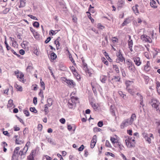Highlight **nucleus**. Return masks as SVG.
<instances>
[{
	"mask_svg": "<svg viewBox=\"0 0 160 160\" xmlns=\"http://www.w3.org/2000/svg\"><path fill=\"white\" fill-rule=\"evenodd\" d=\"M78 102V99L74 96H72L67 103L68 107L71 109H74L76 107V103Z\"/></svg>",
	"mask_w": 160,
	"mask_h": 160,
	"instance_id": "nucleus-1",
	"label": "nucleus"
},
{
	"mask_svg": "<svg viewBox=\"0 0 160 160\" xmlns=\"http://www.w3.org/2000/svg\"><path fill=\"white\" fill-rule=\"evenodd\" d=\"M125 138L126 145L128 148H131L135 146L136 143L135 137L127 136Z\"/></svg>",
	"mask_w": 160,
	"mask_h": 160,
	"instance_id": "nucleus-2",
	"label": "nucleus"
},
{
	"mask_svg": "<svg viewBox=\"0 0 160 160\" xmlns=\"http://www.w3.org/2000/svg\"><path fill=\"white\" fill-rule=\"evenodd\" d=\"M151 103L153 108L157 111L160 112L159 107H160V102L156 99H152L151 100Z\"/></svg>",
	"mask_w": 160,
	"mask_h": 160,
	"instance_id": "nucleus-3",
	"label": "nucleus"
},
{
	"mask_svg": "<svg viewBox=\"0 0 160 160\" xmlns=\"http://www.w3.org/2000/svg\"><path fill=\"white\" fill-rule=\"evenodd\" d=\"M61 80L62 82L66 83L69 86L74 87L76 86L75 82L72 80L68 79L66 78L62 77L61 78Z\"/></svg>",
	"mask_w": 160,
	"mask_h": 160,
	"instance_id": "nucleus-4",
	"label": "nucleus"
},
{
	"mask_svg": "<svg viewBox=\"0 0 160 160\" xmlns=\"http://www.w3.org/2000/svg\"><path fill=\"white\" fill-rule=\"evenodd\" d=\"M142 135L144 138L149 144L152 143V139H153L154 138L153 135L152 133L148 134L144 132L142 133Z\"/></svg>",
	"mask_w": 160,
	"mask_h": 160,
	"instance_id": "nucleus-5",
	"label": "nucleus"
},
{
	"mask_svg": "<svg viewBox=\"0 0 160 160\" xmlns=\"http://www.w3.org/2000/svg\"><path fill=\"white\" fill-rule=\"evenodd\" d=\"M140 39L143 42L151 43L152 42V40L151 38L146 35L143 34L141 36Z\"/></svg>",
	"mask_w": 160,
	"mask_h": 160,
	"instance_id": "nucleus-6",
	"label": "nucleus"
},
{
	"mask_svg": "<svg viewBox=\"0 0 160 160\" xmlns=\"http://www.w3.org/2000/svg\"><path fill=\"white\" fill-rule=\"evenodd\" d=\"M128 62L127 67L129 71L132 72H135L137 70L134 64L129 61Z\"/></svg>",
	"mask_w": 160,
	"mask_h": 160,
	"instance_id": "nucleus-7",
	"label": "nucleus"
},
{
	"mask_svg": "<svg viewBox=\"0 0 160 160\" xmlns=\"http://www.w3.org/2000/svg\"><path fill=\"white\" fill-rule=\"evenodd\" d=\"M110 141L113 145V146L116 147V145L118 143L119 141V138L116 135H114L113 137H110Z\"/></svg>",
	"mask_w": 160,
	"mask_h": 160,
	"instance_id": "nucleus-8",
	"label": "nucleus"
},
{
	"mask_svg": "<svg viewBox=\"0 0 160 160\" xmlns=\"http://www.w3.org/2000/svg\"><path fill=\"white\" fill-rule=\"evenodd\" d=\"M117 59L116 60L117 62H123V61H125V58L122 56V54H121L120 50H119L118 52V54H117Z\"/></svg>",
	"mask_w": 160,
	"mask_h": 160,
	"instance_id": "nucleus-9",
	"label": "nucleus"
},
{
	"mask_svg": "<svg viewBox=\"0 0 160 160\" xmlns=\"http://www.w3.org/2000/svg\"><path fill=\"white\" fill-rule=\"evenodd\" d=\"M132 124L129 121V119H126L122 122L120 125L121 128H124L125 127L131 125Z\"/></svg>",
	"mask_w": 160,
	"mask_h": 160,
	"instance_id": "nucleus-10",
	"label": "nucleus"
},
{
	"mask_svg": "<svg viewBox=\"0 0 160 160\" xmlns=\"http://www.w3.org/2000/svg\"><path fill=\"white\" fill-rule=\"evenodd\" d=\"M143 71L147 72H149L151 69L150 63L149 61H147L146 62V63L143 66Z\"/></svg>",
	"mask_w": 160,
	"mask_h": 160,
	"instance_id": "nucleus-11",
	"label": "nucleus"
},
{
	"mask_svg": "<svg viewBox=\"0 0 160 160\" xmlns=\"http://www.w3.org/2000/svg\"><path fill=\"white\" fill-rule=\"evenodd\" d=\"M92 86V89L94 93L96 92V88L98 85L95 79H93L91 83Z\"/></svg>",
	"mask_w": 160,
	"mask_h": 160,
	"instance_id": "nucleus-12",
	"label": "nucleus"
},
{
	"mask_svg": "<svg viewBox=\"0 0 160 160\" xmlns=\"http://www.w3.org/2000/svg\"><path fill=\"white\" fill-rule=\"evenodd\" d=\"M97 141V137L96 135H94L91 140L90 144L91 148H94Z\"/></svg>",
	"mask_w": 160,
	"mask_h": 160,
	"instance_id": "nucleus-13",
	"label": "nucleus"
},
{
	"mask_svg": "<svg viewBox=\"0 0 160 160\" xmlns=\"http://www.w3.org/2000/svg\"><path fill=\"white\" fill-rule=\"evenodd\" d=\"M134 62L135 64L137 66H139L142 63L141 60L139 57H134L133 58Z\"/></svg>",
	"mask_w": 160,
	"mask_h": 160,
	"instance_id": "nucleus-14",
	"label": "nucleus"
},
{
	"mask_svg": "<svg viewBox=\"0 0 160 160\" xmlns=\"http://www.w3.org/2000/svg\"><path fill=\"white\" fill-rule=\"evenodd\" d=\"M36 150H33L32 151L30 155L28 157V160H34V157L35 155Z\"/></svg>",
	"mask_w": 160,
	"mask_h": 160,
	"instance_id": "nucleus-15",
	"label": "nucleus"
},
{
	"mask_svg": "<svg viewBox=\"0 0 160 160\" xmlns=\"http://www.w3.org/2000/svg\"><path fill=\"white\" fill-rule=\"evenodd\" d=\"M133 83V81L130 80H126L125 81V84L126 86V89L130 88V86Z\"/></svg>",
	"mask_w": 160,
	"mask_h": 160,
	"instance_id": "nucleus-16",
	"label": "nucleus"
},
{
	"mask_svg": "<svg viewBox=\"0 0 160 160\" xmlns=\"http://www.w3.org/2000/svg\"><path fill=\"white\" fill-rule=\"evenodd\" d=\"M128 45L130 51L132 52V47L133 45V42L132 40L131 39L130 36H129V39L128 42Z\"/></svg>",
	"mask_w": 160,
	"mask_h": 160,
	"instance_id": "nucleus-17",
	"label": "nucleus"
},
{
	"mask_svg": "<svg viewBox=\"0 0 160 160\" xmlns=\"http://www.w3.org/2000/svg\"><path fill=\"white\" fill-rule=\"evenodd\" d=\"M120 80V77L118 76H114L112 79V82L114 83L117 82H119Z\"/></svg>",
	"mask_w": 160,
	"mask_h": 160,
	"instance_id": "nucleus-18",
	"label": "nucleus"
},
{
	"mask_svg": "<svg viewBox=\"0 0 160 160\" xmlns=\"http://www.w3.org/2000/svg\"><path fill=\"white\" fill-rule=\"evenodd\" d=\"M128 92L132 95H134L136 93L135 90L134 88H129L126 90Z\"/></svg>",
	"mask_w": 160,
	"mask_h": 160,
	"instance_id": "nucleus-19",
	"label": "nucleus"
},
{
	"mask_svg": "<svg viewBox=\"0 0 160 160\" xmlns=\"http://www.w3.org/2000/svg\"><path fill=\"white\" fill-rule=\"evenodd\" d=\"M102 52L103 53L104 56L110 62H112V59L109 57L108 53L106 52L104 50L102 51Z\"/></svg>",
	"mask_w": 160,
	"mask_h": 160,
	"instance_id": "nucleus-20",
	"label": "nucleus"
},
{
	"mask_svg": "<svg viewBox=\"0 0 160 160\" xmlns=\"http://www.w3.org/2000/svg\"><path fill=\"white\" fill-rule=\"evenodd\" d=\"M136 114L134 113H133L132 114L130 118V120L129 119V121L132 124L133 122V121L136 119Z\"/></svg>",
	"mask_w": 160,
	"mask_h": 160,
	"instance_id": "nucleus-21",
	"label": "nucleus"
},
{
	"mask_svg": "<svg viewBox=\"0 0 160 160\" xmlns=\"http://www.w3.org/2000/svg\"><path fill=\"white\" fill-rule=\"evenodd\" d=\"M33 68L32 66V64L31 63H29L26 68V70L28 72H30L32 69Z\"/></svg>",
	"mask_w": 160,
	"mask_h": 160,
	"instance_id": "nucleus-22",
	"label": "nucleus"
},
{
	"mask_svg": "<svg viewBox=\"0 0 160 160\" xmlns=\"http://www.w3.org/2000/svg\"><path fill=\"white\" fill-rule=\"evenodd\" d=\"M156 88L158 94L160 95V82L157 81L156 82Z\"/></svg>",
	"mask_w": 160,
	"mask_h": 160,
	"instance_id": "nucleus-23",
	"label": "nucleus"
},
{
	"mask_svg": "<svg viewBox=\"0 0 160 160\" xmlns=\"http://www.w3.org/2000/svg\"><path fill=\"white\" fill-rule=\"evenodd\" d=\"M150 5L152 7L154 8H156L157 7L156 3L154 0L151 1L150 2Z\"/></svg>",
	"mask_w": 160,
	"mask_h": 160,
	"instance_id": "nucleus-24",
	"label": "nucleus"
},
{
	"mask_svg": "<svg viewBox=\"0 0 160 160\" xmlns=\"http://www.w3.org/2000/svg\"><path fill=\"white\" fill-rule=\"evenodd\" d=\"M68 70L67 67L64 64H61V71H66Z\"/></svg>",
	"mask_w": 160,
	"mask_h": 160,
	"instance_id": "nucleus-25",
	"label": "nucleus"
},
{
	"mask_svg": "<svg viewBox=\"0 0 160 160\" xmlns=\"http://www.w3.org/2000/svg\"><path fill=\"white\" fill-rule=\"evenodd\" d=\"M47 102L48 103L47 105H48V107H50L52 105L53 101L51 98H50L47 99Z\"/></svg>",
	"mask_w": 160,
	"mask_h": 160,
	"instance_id": "nucleus-26",
	"label": "nucleus"
},
{
	"mask_svg": "<svg viewBox=\"0 0 160 160\" xmlns=\"http://www.w3.org/2000/svg\"><path fill=\"white\" fill-rule=\"evenodd\" d=\"M112 68L117 73H118L119 72V68L117 65H113Z\"/></svg>",
	"mask_w": 160,
	"mask_h": 160,
	"instance_id": "nucleus-27",
	"label": "nucleus"
},
{
	"mask_svg": "<svg viewBox=\"0 0 160 160\" xmlns=\"http://www.w3.org/2000/svg\"><path fill=\"white\" fill-rule=\"evenodd\" d=\"M86 13L87 14V16L88 18L91 20V22L92 23H93L94 22V19L92 18L91 16V14L88 11L86 12Z\"/></svg>",
	"mask_w": 160,
	"mask_h": 160,
	"instance_id": "nucleus-28",
	"label": "nucleus"
},
{
	"mask_svg": "<svg viewBox=\"0 0 160 160\" xmlns=\"http://www.w3.org/2000/svg\"><path fill=\"white\" fill-rule=\"evenodd\" d=\"M102 62L106 66H108V62L106 59L104 57H102L101 58Z\"/></svg>",
	"mask_w": 160,
	"mask_h": 160,
	"instance_id": "nucleus-29",
	"label": "nucleus"
},
{
	"mask_svg": "<svg viewBox=\"0 0 160 160\" xmlns=\"http://www.w3.org/2000/svg\"><path fill=\"white\" fill-rule=\"evenodd\" d=\"M57 57L56 54L54 52H52L50 56V58L51 60H54Z\"/></svg>",
	"mask_w": 160,
	"mask_h": 160,
	"instance_id": "nucleus-30",
	"label": "nucleus"
},
{
	"mask_svg": "<svg viewBox=\"0 0 160 160\" xmlns=\"http://www.w3.org/2000/svg\"><path fill=\"white\" fill-rule=\"evenodd\" d=\"M59 37H58L56 40L54 41V43L57 46V49H59Z\"/></svg>",
	"mask_w": 160,
	"mask_h": 160,
	"instance_id": "nucleus-31",
	"label": "nucleus"
},
{
	"mask_svg": "<svg viewBox=\"0 0 160 160\" xmlns=\"http://www.w3.org/2000/svg\"><path fill=\"white\" fill-rule=\"evenodd\" d=\"M116 147H118L120 150H122L124 148L123 146L119 142L116 145Z\"/></svg>",
	"mask_w": 160,
	"mask_h": 160,
	"instance_id": "nucleus-32",
	"label": "nucleus"
},
{
	"mask_svg": "<svg viewBox=\"0 0 160 160\" xmlns=\"http://www.w3.org/2000/svg\"><path fill=\"white\" fill-rule=\"evenodd\" d=\"M105 155L107 157L111 156L112 157L114 158L115 157V155L109 152H105Z\"/></svg>",
	"mask_w": 160,
	"mask_h": 160,
	"instance_id": "nucleus-33",
	"label": "nucleus"
},
{
	"mask_svg": "<svg viewBox=\"0 0 160 160\" xmlns=\"http://www.w3.org/2000/svg\"><path fill=\"white\" fill-rule=\"evenodd\" d=\"M130 22V20L126 18L125 19L124 22L122 24V26L123 27L127 25Z\"/></svg>",
	"mask_w": 160,
	"mask_h": 160,
	"instance_id": "nucleus-34",
	"label": "nucleus"
},
{
	"mask_svg": "<svg viewBox=\"0 0 160 160\" xmlns=\"http://www.w3.org/2000/svg\"><path fill=\"white\" fill-rule=\"evenodd\" d=\"M105 146L108 148H112V145L110 142L108 140H106L105 143Z\"/></svg>",
	"mask_w": 160,
	"mask_h": 160,
	"instance_id": "nucleus-35",
	"label": "nucleus"
},
{
	"mask_svg": "<svg viewBox=\"0 0 160 160\" xmlns=\"http://www.w3.org/2000/svg\"><path fill=\"white\" fill-rule=\"evenodd\" d=\"M70 68L71 72L73 73V74H76V72H77L76 71V70L74 67L73 66H70Z\"/></svg>",
	"mask_w": 160,
	"mask_h": 160,
	"instance_id": "nucleus-36",
	"label": "nucleus"
},
{
	"mask_svg": "<svg viewBox=\"0 0 160 160\" xmlns=\"http://www.w3.org/2000/svg\"><path fill=\"white\" fill-rule=\"evenodd\" d=\"M140 107H141V106L143 107L144 106V104L143 103V97L142 96H140Z\"/></svg>",
	"mask_w": 160,
	"mask_h": 160,
	"instance_id": "nucleus-37",
	"label": "nucleus"
},
{
	"mask_svg": "<svg viewBox=\"0 0 160 160\" xmlns=\"http://www.w3.org/2000/svg\"><path fill=\"white\" fill-rule=\"evenodd\" d=\"M91 104L94 109H97L98 108V106L97 104H96L93 102H91Z\"/></svg>",
	"mask_w": 160,
	"mask_h": 160,
	"instance_id": "nucleus-38",
	"label": "nucleus"
},
{
	"mask_svg": "<svg viewBox=\"0 0 160 160\" xmlns=\"http://www.w3.org/2000/svg\"><path fill=\"white\" fill-rule=\"evenodd\" d=\"M19 149V147H17L15 149L13 156H16L18 153Z\"/></svg>",
	"mask_w": 160,
	"mask_h": 160,
	"instance_id": "nucleus-39",
	"label": "nucleus"
},
{
	"mask_svg": "<svg viewBox=\"0 0 160 160\" xmlns=\"http://www.w3.org/2000/svg\"><path fill=\"white\" fill-rule=\"evenodd\" d=\"M88 11L89 12L90 11L92 13H94L95 12V11L94 10V7H92L91 5L89 6Z\"/></svg>",
	"mask_w": 160,
	"mask_h": 160,
	"instance_id": "nucleus-40",
	"label": "nucleus"
},
{
	"mask_svg": "<svg viewBox=\"0 0 160 160\" xmlns=\"http://www.w3.org/2000/svg\"><path fill=\"white\" fill-rule=\"evenodd\" d=\"M13 105V101L11 99H10L8 101V107H12Z\"/></svg>",
	"mask_w": 160,
	"mask_h": 160,
	"instance_id": "nucleus-41",
	"label": "nucleus"
},
{
	"mask_svg": "<svg viewBox=\"0 0 160 160\" xmlns=\"http://www.w3.org/2000/svg\"><path fill=\"white\" fill-rule=\"evenodd\" d=\"M73 75L76 77V79L77 80H80L81 79V76L77 72H76V74H74Z\"/></svg>",
	"mask_w": 160,
	"mask_h": 160,
	"instance_id": "nucleus-42",
	"label": "nucleus"
},
{
	"mask_svg": "<svg viewBox=\"0 0 160 160\" xmlns=\"http://www.w3.org/2000/svg\"><path fill=\"white\" fill-rule=\"evenodd\" d=\"M98 28L99 29H102L105 28V27L101 23H98L97 25Z\"/></svg>",
	"mask_w": 160,
	"mask_h": 160,
	"instance_id": "nucleus-43",
	"label": "nucleus"
},
{
	"mask_svg": "<svg viewBox=\"0 0 160 160\" xmlns=\"http://www.w3.org/2000/svg\"><path fill=\"white\" fill-rule=\"evenodd\" d=\"M101 131V129L98 127H95L93 128V132H100Z\"/></svg>",
	"mask_w": 160,
	"mask_h": 160,
	"instance_id": "nucleus-44",
	"label": "nucleus"
},
{
	"mask_svg": "<svg viewBox=\"0 0 160 160\" xmlns=\"http://www.w3.org/2000/svg\"><path fill=\"white\" fill-rule=\"evenodd\" d=\"M60 30H56L53 31L52 30H50L49 32V34H51L52 35H53L54 34L56 33Z\"/></svg>",
	"mask_w": 160,
	"mask_h": 160,
	"instance_id": "nucleus-45",
	"label": "nucleus"
},
{
	"mask_svg": "<svg viewBox=\"0 0 160 160\" xmlns=\"http://www.w3.org/2000/svg\"><path fill=\"white\" fill-rule=\"evenodd\" d=\"M33 25L34 27L38 28L39 27V24L38 22L36 21L33 23Z\"/></svg>",
	"mask_w": 160,
	"mask_h": 160,
	"instance_id": "nucleus-46",
	"label": "nucleus"
},
{
	"mask_svg": "<svg viewBox=\"0 0 160 160\" xmlns=\"http://www.w3.org/2000/svg\"><path fill=\"white\" fill-rule=\"evenodd\" d=\"M30 110L31 112L36 113L37 112V110L35 107H31L30 108Z\"/></svg>",
	"mask_w": 160,
	"mask_h": 160,
	"instance_id": "nucleus-47",
	"label": "nucleus"
},
{
	"mask_svg": "<svg viewBox=\"0 0 160 160\" xmlns=\"http://www.w3.org/2000/svg\"><path fill=\"white\" fill-rule=\"evenodd\" d=\"M145 56L148 59H149L151 58V56L149 54L148 52H145L144 53Z\"/></svg>",
	"mask_w": 160,
	"mask_h": 160,
	"instance_id": "nucleus-48",
	"label": "nucleus"
},
{
	"mask_svg": "<svg viewBox=\"0 0 160 160\" xmlns=\"http://www.w3.org/2000/svg\"><path fill=\"white\" fill-rule=\"evenodd\" d=\"M10 8H5L2 12L4 14H7L10 11Z\"/></svg>",
	"mask_w": 160,
	"mask_h": 160,
	"instance_id": "nucleus-49",
	"label": "nucleus"
},
{
	"mask_svg": "<svg viewBox=\"0 0 160 160\" xmlns=\"http://www.w3.org/2000/svg\"><path fill=\"white\" fill-rule=\"evenodd\" d=\"M118 2L119 4V6L120 7H122L124 3V0H119Z\"/></svg>",
	"mask_w": 160,
	"mask_h": 160,
	"instance_id": "nucleus-50",
	"label": "nucleus"
},
{
	"mask_svg": "<svg viewBox=\"0 0 160 160\" xmlns=\"http://www.w3.org/2000/svg\"><path fill=\"white\" fill-rule=\"evenodd\" d=\"M66 51L68 53L69 57L70 60L71 61V62H72V59H73L72 58L71 54H70L69 51L68 50V48H67V49L66 50Z\"/></svg>",
	"mask_w": 160,
	"mask_h": 160,
	"instance_id": "nucleus-51",
	"label": "nucleus"
},
{
	"mask_svg": "<svg viewBox=\"0 0 160 160\" xmlns=\"http://www.w3.org/2000/svg\"><path fill=\"white\" fill-rule=\"evenodd\" d=\"M15 143L18 144H21L23 143V141L22 140H18L16 139L15 140Z\"/></svg>",
	"mask_w": 160,
	"mask_h": 160,
	"instance_id": "nucleus-52",
	"label": "nucleus"
},
{
	"mask_svg": "<svg viewBox=\"0 0 160 160\" xmlns=\"http://www.w3.org/2000/svg\"><path fill=\"white\" fill-rule=\"evenodd\" d=\"M2 143H3V144L4 145L3 147V150L4 152H6L7 150V149L6 148H5V146H7L8 145L7 143L5 142H3Z\"/></svg>",
	"mask_w": 160,
	"mask_h": 160,
	"instance_id": "nucleus-53",
	"label": "nucleus"
},
{
	"mask_svg": "<svg viewBox=\"0 0 160 160\" xmlns=\"http://www.w3.org/2000/svg\"><path fill=\"white\" fill-rule=\"evenodd\" d=\"M42 79H40V83H41V86L42 87V89L43 90L45 89V84L42 81Z\"/></svg>",
	"mask_w": 160,
	"mask_h": 160,
	"instance_id": "nucleus-54",
	"label": "nucleus"
},
{
	"mask_svg": "<svg viewBox=\"0 0 160 160\" xmlns=\"http://www.w3.org/2000/svg\"><path fill=\"white\" fill-rule=\"evenodd\" d=\"M23 112L26 115V116L27 117H28L29 116V112L28 110H24Z\"/></svg>",
	"mask_w": 160,
	"mask_h": 160,
	"instance_id": "nucleus-55",
	"label": "nucleus"
},
{
	"mask_svg": "<svg viewBox=\"0 0 160 160\" xmlns=\"http://www.w3.org/2000/svg\"><path fill=\"white\" fill-rule=\"evenodd\" d=\"M100 80L102 83H105L106 80V78L104 76L101 77Z\"/></svg>",
	"mask_w": 160,
	"mask_h": 160,
	"instance_id": "nucleus-56",
	"label": "nucleus"
},
{
	"mask_svg": "<svg viewBox=\"0 0 160 160\" xmlns=\"http://www.w3.org/2000/svg\"><path fill=\"white\" fill-rule=\"evenodd\" d=\"M42 124H39L38 126V129L39 131H42Z\"/></svg>",
	"mask_w": 160,
	"mask_h": 160,
	"instance_id": "nucleus-57",
	"label": "nucleus"
},
{
	"mask_svg": "<svg viewBox=\"0 0 160 160\" xmlns=\"http://www.w3.org/2000/svg\"><path fill=\"white\" fill-rule=\"evenodd\" d=\"M47 105L46 104L45 105L44 111L46 113H48V112L49 111L48 110V108Z\"/></svg>",
	"mask_w": 160,
	"mask_h": 160,
	"instance_id": "nucleus-58",
	"label": "nucleus"
},
{
	"mask_svg": "<svg viewBox=\"0 0 160 160\" xmlns=\"http://www.w3.org/2000/svg\"><path fill=\"white\" fill-rule=\"evenodd\" d=\"M98 125L99 127H102L103 125V122L102 121H99L98 123Z\"/></svg>",
	"mask_w": 160,
	"mask_h": 160,
	"instance_id": "nucleus-59",
	"label": "nucleus"
},
{
	"mask_svg": "<svg viewBox=\"0 0 160 160\" xmlns=\"http://www.w3.org/2000/svg\"><path fill=\"white\" fill-rule=\"evenodd\" d=\"M141 76L146 81L148 80L149 79V78L148 76H146L143 74H142Z\"/></svg>",
	"mask_w": 160,
	"mask_h": 160,
	"instance_id": "nucleus-60",
	"label": "nucleus"
},
{
	"mask_svg": "<svg viewBox=\"0 0 160 160\" xmlns=\"http://www.w3.org/2000/svg\"><path fill=\"white\" fill-rule=\"evenodd\" d=\"M28 17H29L31 19H32L33 20H38V19L36 17L32 15H28Z\"/></svg>",
	"mask_w": 160,
	"mask_h": 160,
	"instance_id": "nucleus-61",
	"label": "nucleus"
},
{
	"mask_svg": "<svg viewBox=\"0 0 160 160\" xmlns=\"http://www.w3.org/2000/svg\"><path fill=\"white\" fill-rule=\"evenodd\" d=\"M82 62H83V66H82L83 67L84 69L86 71L88 69L87 64L83 62V61H82Z\"/></svg>",
	"mask_w": 160,
	"mask_h": 160,
	"instance_id": "nucleus-62",
	"label": "nucleus"
},
{
	"mask_svg": "<svg viewBox=\"0 0 160 160\" xmlns=\"http://www.w3.org/2000/svg\"><path fill=\"white\" fill-rule=\"evenodd\" d=\"M118 39L115 37L112 38V40L113 43H114L118 41Z\"/></svg>",
	"mask_w": 160,
	"mask_h": 160,
	"instance_id": "nucleus-63",
	"label": "nucleus"
},
{
	"mask_svg": "<svg viewBox=\"0 0 160 160\" xmlns=\"http://www.w3.org/2000/svg\"><path fill=\"white\" fill-rule=\"evenodd\" d=\"M33 102L34 105H36L37 103V99L36 97H34L33 98Z\"/></svg>",
	"mask_w": 160,
	"mask_h": 160,
	"instance_id": "nucleus-64",
	"label": "nucleus"
}]
</instances>
